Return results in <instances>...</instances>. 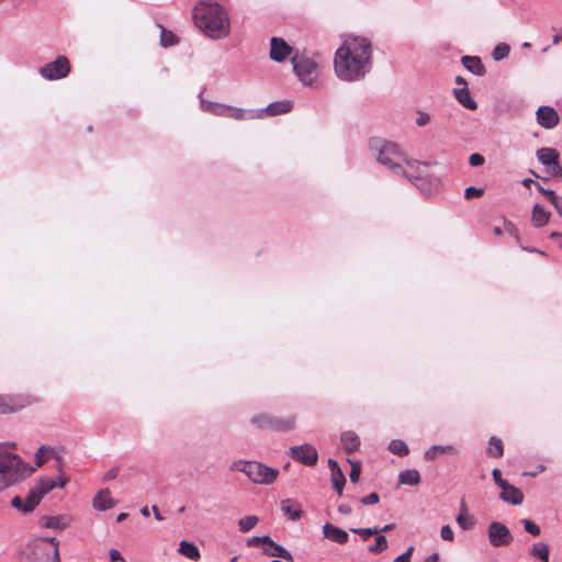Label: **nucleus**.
Here are the masks:
<instances>
[{
	"label": "nucleus",
	"instance_id": "nucleus-49",
	"mask_svg": "<svg viewBox=\"0 0 562 562\" xmlns=\"http://www.w3.org/2000/svg\"><path fill=\"white\" fill-rule=\"evenodd\" d=\"M521 522L524 525L525 530L528 533H530L532 536H539L540 535V532H541L540 527L536 522H533L532 520H530V519H522Z\"/></svg>",
	"mask_w": 562,
	"mask_h": 562
},
{
	"label": "nucleus",
	"instance_id": "nucleus-45",
	"mask_svg": "<svg viewBox=\"0 0 562 562\" xmlns=\"http://www.w3.org/2000/svg\"><path fill=\"white\" fill-rule=\"evenodd\" d=\"M47 454H54V450L52 448H46L44 446L37 449V452L35 453V463L37 467L44 464Z\"/></svg>",
	"mask_w": 562,
	"mask_h": 562
},
{
	"label": "nucleus",
	"instance_id": "nucleus-27",
	"mask_svg": "<svg viewBox=\"0 0 562 562\" xmlns=\"http://www.w3.org/2000/svg\"><path fill=\"white\" fill-rule=\"evenodd\" d=\"M499 498L512 505H520L524 502V493L518 487L510 485L509 490L501 492Z\"/></svg>",
	"mask_w": 562,
	"mask_h": 562
},
{
	"label": "nucleus",
	"instance_id": "nucleus-48",
	"mask_svg": "<svg viewBox=\"0 0 562 562\" xmlns=\"http://www.w3.org/2000/svg\"><path fill=\"white\" fill-rule=\"evenodd\" d=\"M268 537L269 536H261V537L255 536V537L248 538L246 541V544H247V547H250V548L260 547L261 549H263L266 542L268 541Z\"/></svg>",
	"mask_w": 562,
	"mask_h": 562
},
{
	"label": "nucleus",
	"instance_id": "nucleus-5",
	"mask_svg": "<svg viewBox=\"0 0 562 562\" xmlns=\"http://www.w3.org/2000/svg\"><path fill=\"white\" fill-rule=\"evenodd\" d=\"M232 471H238L256 484H271L277 479L279 471L258 461L237 460L231 464Z\"/></svg>",
	"mask_w": 562,
	"mask_h": 562
},
{
	"label": "nucleus",
	"instance_id": "nucleus-42",
	"mask_svg": "<svg viewBox=\"0 0 562 562\" xmlns=\"http://www.w3.org/2000/svg\"><path fill=\"white\" fill-rule=\"evenodd\" d=\"M333 486L339 496L342 495L344 486L346 484V477L342 471L335 472L331 474Z\"/></svg>",
	"mask_w": 562,
	"mask_h": 562
},
{
	"label": "nucleus",
	"instance_id": "nucleus-63",
	"mask_svg": "<svg viewBox=\"0 0 562 562\" xmlns=\"http://www.w3.org/2000/svg\"><path fill=\"white\" fill-rule=\"evenodd\" d=\"M546 199L552 203V201L555 200V198H558V194L553 191V190H548V191H544V194Z\"/></svg>",
	"mask_w": 562,
	"mask_h": 562
},
{
	"label": "nucleus",
	"instance_id": "nucleus-34",
	"mask_svg": "<svg viewBox=\"0 0 562 562\" xmlns=\"http://www.w3.org/2000/svg\"><path fill=\"white\" fill-rule=\"evenodd\" d=\"M227 117H232L235 120H252L260 117V114H258V111L244 110L240 108L231 106V111L228 112Z\"/></svg>",
	"mask_w": 562,
	"mask_h": 562
},
{
	"label": "nucleus",
	"instance_id": "nucleus-20",
	"mask_svg": "<svg viewBox=\"0 0 562 562\" xmlns=\"http://www.w3.org/2000/svg\"><path fill=\"white\" fill-rule=\"evenodd\" d=\"M340 441L346 453H352L360 447L359 436L351 430H346L340 435Z\"/></svg>",
	"mask_w": 562,
	"mask_h": 562
},
{
	"label": "nucleus",
	"instance_id": "nucleus-56",
	"mask_svg": "<svg viewBox=\"0 0 562 562\" xmlns=\"http://www.w3.org/2000/svg\"><path fill=\"white\" fill-rule=\"evenodd\" d=\"M11 505H12L15 509H18V510H20V512L24 513V509H23V508H25V501H24L22 497H20V496H14V497L11 499Z\"/></svg>",
	"mask_w": 562,
	"mask_h": 562
},
{
	"label": "nucleus",
	"instance_id": "nucleus-54",
	"mask_svg": "<svg viewBox=\"0 0 562 562\" xmlns=\"http://www.w3.org/2000/svg\"><path fill=\"white\" fill-rule=\"evenodd\" d=\"M547 171L553 178H562V166L559 164V160L555 164H553L552 166H550L547 169Z\"/></svg>",
	"mask_w": 562,
	"mask_h": 562
},
{
	"label": "nucleus",
	"instance_id": "nucleus-64",
	"mask_svg": "<svg viewBox=\"0 0 562 562\" xmlns=\"http://www.w3.org/2000/svg\"><path fill=\"white\" fill-rule=\"evenodd\" d=\"M492 476H493V481L494 483H498L501 482V480L503 479L502 477V472L499 469L495 468L493 471H492Z\"/></svg>",
	"mask_w": 562,
	"mask_h": 562
},
{
	"label": "nucleus",
	"instance_id": "nucleus-41",
	"mask_svg": "<svg viewBox=\"0 0 562 562\" xmlns=\"http://www.w3.org/2000/svg\"><path fill=\"white\" fill-rule=\"evenodd\" d=\"M177 43L176 35L171 32L161 27L160 31V45L165 48L173 46Z\"/></svg>",
	"mask_w": 562,
	"mask_h": 562
},
{
	"label": "nucleus",
	"instance_id": "nucleus-30",
	"mask_svg": "<svg viewBox=\"0 0 562 562\" xmlns=\"http://www.w3.org/2000/svg\"><path fill=\"white\" fill-rule=\"evenodd\" d=\"M456 520L460 528L463 530L472 529L475 524V518L472 515L468 514V508L463 501L461 502L460 513L457 516Z\"/></svg>",
	"mask_w": 562,
	"mask_h": 562
},
{
	"label": "nucleus",
	"instance_id": "nucleus-51",
	"mask_svg": "<svg viewBox=\"0 0 562 562\" xmlns=\"http://www.w3.org/2000/svg\"><path fill=\"white\" fill-rule=\"evenodd\" d=\"M440 537L446 541H453L454 533L449 525H445L440 529Z\"/></svg>",
	"mask_w": 562,
	"mask_h": 562
},
{
	"label": "nucleus",
	"instance_id": "nucleus-32",
	"mask_svg": "<svg viewBox=\"0 0 562 562\" xmlns=\"http://www.w3.org/2000/svg\"><path fill=\"white\" fill-rule=\"evenodd\" d=\"M420 482V474L416 469H408L400 472L398 483L404 485H417Z\"/></svg>",
	"mask_w": 562,
	"mask_h": 562
},
{
	"label": "nucleus",
	"instance_id": "nucleus-43",
	"mask_svg": "<svg viewBox=\"0 0 562 562\" xmlns=\"http://www.w3.org/2000/svg\"><path fill=\"white\" fill-rule=\"evenodd\" d=\"M351 532L359 535L363 541H367L371 536L380 533L378 527L372 528H351Z\"/></svg>",
	"mask_w": 562,
	"mask_h": 562
},
{
	"label": "nucleus",
	"instance_id": "nucleus-23",
	"mask_svg": "<svg viewBox=\"0 0 562 562\" xmlns=\"http://www.w3.org/2000/svg\"><path fill=\"white\" fill-rule=\"evenodd\" d=\"M538 160L548 169L559 160V153L554 148L542 147L536 153Z\"/></svg>",
	"mask_w": 562,
	"mask_h": 562
},
{
	"label": "nucleus",
	"instance_id": "nucleus-21",
	"mask_svg": "<svg viewBox=\"0 0 562 562\" xmlns=\"http://www.w3.org/2000/svg\"><path fill=\"white\" fill-rule=\"evenodd\" d=\"M461 63L463 67L469 70L470 72L476 75V76H484L485 75V67L477 56H462Z\"/></svg>",
	"mask_w": 562,
	"mask_h": 562
},
{
	"label": "nucleus",
	"instance_id": "nucleus-10",
	"mask_svg": "<svg viewBox=\"0 0 562 562\" xmlns=\"http://www.w3.org/2000/svg\"><path fill=\"white\" fill-rule=\"evenodd\" d=\"M38 72L46 80H59L70 74V63L65 55H58L54 61L43 65Z\"/></svg>",
	"mask_w": 562,
	"mask_h": 562
},
{
	"label": "nucleus",
	"instance_id": "nucleus-29",
	"mask_svg": "<svg viewBox=\"0 0 562 562\" xmlns=\"http://www.w3.org/2000/svg\"><path fill=\"white\" fill-rule=\"evenodd\" d=\"M457 452V448L452 445H434L425 451L424 458L426 460H435L439 453L456 454Z\"/></svg>",
	"mask_w": 562,
	"mask_h": 562
},
{
	"label": "nucleus",
	"instance_id": "nucleus-22",
	"mask_svg": "<svg viewBox=\"0 0 562 562\" xmlns=\"http://www.w3.org/2000/svg\"><path fill=\"white\" fill-rule=\"evenodd\" d=\"M201 109L205 112H209L211 114L217 115V116H225L227 117L228 112L231 111V105L222 104L218 102L207 101L204 99H201Z\"/></svg>",
	"mask_w": 562,
	"mask_h": 562
},
{
	"label": "nucleus",
	"instance_id": "nucleus-62",
	"mask_svg": "<svg viewBox=\"0 0 562 562\" xmlns=\"http://www.w3.org/2000/svg\"><path fill=\"white\" fill-rule=\"evenodd\" d=\"M337 509L340 514L344 515H349L352 512L351 506H349L348 504H340Z\"/></svg>",
	"mask_w": 562,
	"mask_h": 562
},
{
	"label": "nucleus",
	"instance_id": "nucleus-55",
	"mask_svg": "<svg viewBox=\"0 0 562 562\" xmlns=\"http://www.w3.org/2000/svg\"><path fill=\"white\" fill-rule=\"evenodd\" d=\"M379 499H380L379 495L375 492H373V493L368 494L367 496H363L360 499V503L362 505H374L379 502Z\"/></svg>",
	"mask_w": 562,
	"mask_h": 562
},
{
	"label": "nucleus",
	"instance_id": "nucleus-3",
	"mask_svg": "<svg viewBox=\"0 0 562 562\" xmlns=\"http://www.w3.org/2000/svg\"><path fill=\"white\" fill-rule=\"evenodd\" d=\"M18 454L8 450L7 443H0V492L20 483L33 472Z\"/></svg>",
	"mask_w": 562,
	"mask_h": 562
},
{
	"label": "nucleus",
	"instance_id": "nucleus-53",
	"mask_svg": "<svg viewBox=\"0 0 562 562\" xmlns=\"http://www.w3.org/2000/svg\"><path fill=\"white\" fill-rule=\"evenodd\" d=\"M484 162H485V158L481 154L475 153V154L470 155V157H469V164L472 167L482 166Z\"/></svg>",
	"mask_w": 562,
	"mask_h": 562
},
{
	"label": "nucleus",
	"instance_id": "nucleus-18",
	"mask_svg": "<svg viewBox=\"0 0 562 562\" xmlns=\"http://www.w3.org/2000/svg\"><path fill=\"white\" fill-rule=\"evenodd\" d=\"M293 109V102L290 100H281L276 101L270 104H268L265 109H261L258 111V114H260V117L263 116V114L268 116H276L280 114H285L291 112Z\"/></svg>",
	"mask_w": 562,
	"mask_h": 562
},
{
	"label": "nucleus",
	"instance_id": "nucleus-31",
	"mask_svg": "<svg viewBox=\"0 0 562 562\" xmlns=\"http://www.w3.org/2000/svg\"><path fill=\"white\" fill-rule=\"evenodd\" d=\"M178 551L180 554L192 561H198L201 557L199 548L193 542H189L187 540H182L180 542Z\"/></svg>",
	"mask_w": 562,
	"mask_h": 562
},
{
	"label": "nucleus",
	"instance_id": "nucleus-12",
	"mask_svg": "<svg viewBox=\"0 0 562 562\" xmlns=\"http://www.w3.org/2000/svg\"><path fill=\"white\" fill-rule=\"evenodd\" d=\"M289 454L292 459L303 463L306 467H313L317 463V450L310 443L294 446L289 449Z\"/></svg>",
	"mask_w": 562,
	"mask_h": 562
},
{
	"label": "nucleus",
	"instance_id": "nucleus-39",
	"mask_svg": "<svg viewBox=\"0 0 562 562\" xmlns=\"http://www.w3.org/2000/svg\"><path fill=\"white\" fill-rule=\"evenodd\" d=\"M509 52H510V47L508 44L499 43L494 47V49L492 52V57L494 60L499 61V60L504 59L505 57H507Z\"/></svg>",
	"mask_w": 562,
	"mask_h": 562
},
{
	"label": "nucleus",
	"instance_id": "nucleus-15",
	"mask_svg": "<svg viewBox=\"0 0 562 562\" xmlns=\"http://www.w3.org/2000/svg\"><path fill=\"white\" fill-rule=\"evenodd\" d=\"M536 115L538 124L547 130L553 128L559 124L558 112L549 105L539 106Z\"/></svg>",
	"mask_w": 562,
	"mask_h": 562
},
{
	"label": "nucleus",
	"instance_id": "nucleus-9",
	"mask_svg": "<svg viewBox=\"0 0 562 562\" xmlns=\"http://www.w3.org/2000/svg\"><path fill=\"white\" fill-rule=\"evenodd\" d=\"M293 70L304 86H311L314 81V72L317 63L305 54L296 53L291 58Z\"/></svg>",
	"mask_w": 562,
	"mask_h": 562
},
{
	"label": "nucleus",
	"instance_id": "nucleus-50",
	"mask_svg": "<svg viewBox=\"0 0 562 562\" xmlns=\"http://www.w3.org/2000/svg\"><path fill=\"white\" fill-rule=\"evenodd\" d=\"M484 194V188H476V187H468L464 190V198L467 200L473 199V198H480Z\"/></svg>",
	"mask_w": 562,
	"mask_h": 562
},
{
	"label": "nucleus",
	"instance_id": "nucleus-25",
	"mask_svg": "<svg viewBox=\"0 0 562 562\" xmlns=\"http://www.w3.org/2000/svg\"><path fill=\"white\" fill-rule=\"evenodd\" d=\"M114 501L111 497V493L108 488L101 490L94 497H93V507L98 510H106L111 507H113Z\"/></svg>",
	"mask_w": 562,
	"mask_h": 562
},
{
	"label": "nucleus",
	"instance_id": "nucleus-2",
	"mask_svg": "<svg viewBox=\"0 0 562 562\" xmlns=\"http://www.w3.org/2000/svg\"><path fill=\"white\" fill-rule=\"evenodd\" d=\"M194 24L212 38L225 37L229 32V20L216 2H201L193 9Z\"/></svg>",
	"mask_w": 562,
	"mask_h": 562
},
{
	"label": "nucleus",
	"instance_id": "nucleus-46",
	"mask_svg": "<svg viewBox=\"0 0 562 562\" xmlns=\"http://www.w3.org/2000/svg\"><path fill=\"white\" fill-rule=\"evenodd\" d=\"M348 462L351 464V471L349 474L350 481L352 483H357L359 481L361 473V463L359 461H353L350 459H348Z\"/></svg>",
	"mask_w": 562,
	"mask_h": 562
},
{
	"label": "nucleus",
	"instance_id": "nucleus-8",
	"mask_svg": "<svg viewBox=\"0 0 562 562\" xmlns=\"http://www.w3.org/2000/svg\"><path fill=\"white\" fill-rule=\"evenodd\" d=\"M250 423L258 429H271L276 431H288L295 427V418L293 416L281 418L267 413L254 416Z\"/></svg>",
	"mask_w": 562,
	"mask_h": 562
},
{
	"label": "nucleus",
	"instance_id": "nucleus-26",
	"mask_svg": "<svg viewBox=\"0 0 562 562\" xmlns=\"http://www.w3.org/2000/svg\"><path fill=\"white\" fill-rule=\"evenodd\" d=\"M551 213L546 211L540 204H535L531 213V223L535 227L544 226L550 220Z\"/></svg>",
	"mask_w": 562,
	"mask_h": 562
},
{
	"label": "nucleus",
	"instance_id": "nucleus-58",
	"mask_svg": "<svg viewBox=\"0 0 562 562\" xmlns=\"http://www.w3.org/2000/svg\"><path fill=\"white\" fill-rule=\"evenodd\" d=\"M119 468L114 467V468H111L103 476V480L104 481H112V480H115L119 475Z\"/></svg>",
	"mask_w": 562,
	"mask_h": 562
},
{
	"label": "nucleus",
	"instance_id": "nucleus-17",
	"mask_svg": "<svg viewBox=\"0 0 562 562\" xmlns=\"http://www.w3.org/2000/svg\"><path fill=\"white\" fill-rule=\"evenodd\" d=\"M262 552L267 557L280 558L285 561H293L292 553L281 544L274 542L270 537H268V541L266 542Z\"/></svg>",
	"mask_w": 562,
	"mask_h": 562
},
{
	"label": "nucleus",
	"instance_id": "nucleus-1",
	"mask_svg": "<svg viewBox=\"0 0 562 562\" xmlns=\"http://www.w3.org/2000/svg\"><path fill=\"white\" fill-rule=\"evenodd\" d=\"M372 44L369 38L349 34L336 50L334 70L344 81L363 79L372 68Z\"/></svg>",
	"mask_w": 562,
	"mask_h": 562
},
{
	"label": "nucleus",
	"instance_id": "nucleus-28",
	"mask_svg": "<svg viewBox=\"0 0 562 562\" xmlns=\"http://www.w3.org/2000/svg\"><path fill=\"white\" fill-rule=\"evenodd\" d=\"M281 510L293 521L299 520L302 516L301 506L290 498L281 502Z\"/></svg>",
	"mask_w": 562,
	"mask_h": 562
},
{
	"label": "nucleus",
	"instance_id": "nucleus-13",
	"mask_svg": "<svg viewBox=\"0 0 562 562\" xmlns=\"http://www.w3.org/2000/svg\"><path fill=\"white\" fill-rule=\"evenodd\" d=\"M30 404L24 395H0V414L15 413Z\"/></svg>",
	"mask_w": 562,
	"mask_h": 562
},
{
	"label": "nucleus",
	"instance_id": "nucleus-47",
	"mask_svg": "<svg viewBox=\"0 0 562 562\" xmlns=\"http://www.w3.org/2000/svg\"><path fill=\"white\" fill-rule=\"evenodd\" d=\"M504 231L506 233H508L512 237H514L516 239V241L519 244V241H520L519 231L513 222L504 218Z\"/></svg>",
	"mask_w": 562,
	"mask_h": 562
},
{
	"label": "nucleus",
	"instance_id": "nucleus-57",
	"mask_svg": "<svg viewBox=\"0 0 562 562\" xmlns=\"http://www.w3.org/2000/svg\"><path fill=\"white\" fill-rule=\"evenodd\" d=\"M430 121V116L426 112L418 111V117L416 119V124L418 126H424Z\"/></svg>",
	"mask_w": 562,
	"mask_h": 562
},
{
	"label": "nucleus",
	"instance_id": "nucleus-24",
	"mask_svg": "<svg viewBox=\"0 0 562 562\" xmlns=\"http://www.w3.org/2000/svg\"><path fill=\"white\" fill-rule=\"evenodd\" d=\"M457 101L468 110H476L477 103L472 99L468 87L453 89Z\"/></svg>",
	"mask_w": 562,
	"mask_h": 562
},
{
	"label": "nucleus",
	"instance_id": "nucleus-37",
	"mask_svg": "<svg viewBox=\"0 0 562 562\" xmlns=\"http://www.w3.org/2000/svg\"><path fill=\"white\" fill-rule=\"evenodd\" d=\"M549 547L543 542H538L532 546L531 554L542 562H549Z\"/></svg>",
	"mask_w": 562,
	"mask_h": 562
},
{
	"label": "nucleus",
	"instance_id": "nucleus-35",
	"mask_svg": "<svg viewBox=\"0 0 562 562\" xmlns=\"http://www.w3.org/2000/svg\"><path fill=\"white\" fill-rule=\"evenodd\" d=\"M487 453L494 458H501L504 454L503 441L492 436L488 440Z\"/></svg>",
	"mask_w": 562,
	"mask_h": 562
},
{
	"label": "nucleus",
	"instance_id": "nucleus-4",
	"mask_svg": "<svg viewBox=\"0 0 562 562\" xmlns=\"http://www.w3.org/2000/svg\"><path fill=\"white\" fill-rule=\"evenodd\" d=\"M369 148L380 165L395 175L402 171V164L406 160V155L395 143L381 137H373L369 140Z\"/></svg>",
	"mask_w": 562,
	"mask_h": 562
},
{
	"label": "nucleus",
	"instance_id": "nucleus-19",
	"mask_svg": "<svg viewBox=\"0 0 562 562\" xmlns=\"http://www.w3.org/2000/svg\"><path fill=\"white\" fill-rule=\"evenodd\" d=\"M324 538L334 541L338 544H345L349 540V535L346 530L326 522L323 528Z\"/></svg>",
	"mask_w": 562,
	"mask_h": 562
},
{
	"label": "nucleus",
	"instance_id": "nucleus-44",
	"mask_svg": "<svg viewBox=\"0 0 562 562\" xmlns=\"http://www.w3.org/2000/svg\"><path fill=\"white\" fill-rule=\"evenodd\" d=\"M412 182L424 194L430 193L431 187H432V182H431L429 173H427L425 177H423V180H416V181H412Z\"/></svg>",
	"mask_w": 562,
	"mask_h": 562
},
{
	"label": "nucleus",
	"instance_id": "nucleus-61",
	"mask_svg": "<svg viewBox=\"0 0 562 562\" xmlns=\"http://www.w3.org/2000/svg\"><path fill=\"white\" fill-rule=\"evenodd\" d=\"M328 467L330 469L331 474H334L335 472L341 471L338 462L334 459H328Z\"/></svg>",
	"mask_w": 562,
	"mask_h": 562
},
{
	"label": "nucleus",
	"instance_id": "nucleus-11",
	"mask_svg": "<svg viewBox=\"0 0 562 562\" xmlns=\"http://www.w3.org/2000/svg\"><path fill=\"white\" fill-rule=\"evenodd\" d=\"M487 536L491 546L494 548L508 546L513 541L510 530L499 521H492L488 525Z\"/></svg>",
	"mask_w": 562,
	"mask_h": 562
},
{
	"label": "nucleus",
	"instance_id": "nucleus-40",
	"mask_svg": "<svg viewBox=\"0 0 562 562\" xmlns=\"http://www.w3.org/2000/svg\"><path fill=\"white\" fill-rule=\"evenodd\" d=\"M259 519L257 516H246L238 521V527L241 532L250 531L257 524Z\"/></svg>",
	"mask_w": 562,
	"mask_h": 562
},
{
	"label": "nucleus",
	"instance_id": "nucleus-59",
	"mask_svg": "<svg viewBox=\"0 0 562 562\" xmlns=\"http://www.w3.org/2000/svg\"><path fill=\"white\" fill-rule=\"evenodd\" d=\"M109 558L111 562L123 561L121 553L116 549H111L109 551Z\"/></svg>",
	"mask_w": 562,
	"mask_h": 562
},
{
	"label": "nucleus",
	"instance_id": "nucleus-14",
	"mask_svg": "<svg viewBox=\"0 0 562 562\" xmlns=\"http://www.w3.org/2000/svg\"><path fill=\"white\" fill-rule=\"evenodd\" d=\"M292 47L280 37H272L270 41L269 56L277 63L284 61L291 54Z\"/></svg>",
	"mask_w": 562,
	"mask_h": 562
},
{
	"label": "nucleus",
	"instance_id": "nucleus-33",
	"mask_svg": "<svg viewBox=\"0 0 562 562\" xmlns=\"http://www.w3.org/2000/svg\"><path fill=\"white\" fill-rule=\"evenodd\" d=\"M69 518L66 516H49L45 518L43 526L45 528L63 530L69 526Z\"/></svg>",
	"mask_w": 562,
	"mask_h": 562
},
{
	"label": "nucleus",
	"instance_id": "nucleus-7",
	"mask_svg": "<svg viewBox=\"0 0 562 562\" xmlns=\"http://www.w3.org/2000/svg\"><path fill=\"white\" fill-rule=\"evenodd\" d=\"M58 547L59 541L54 537L36 538L30 544L27 562H60Z\"/></svg>",
	"mask_w": 562,
	"mask_h": 562
},
{
	"label": "nucleus",
	"instance_id": "nucleus-52",
	"mask_svg": "<svg viewBox=\"0 0 562 562\" xmlns=\"http://www.w3.org/2000/svg\"><path fill=\"white\" fill-rule=\"evenodd\" d=\"M414 552V547L411 546L406 549L405 552H403L402 554H400L398 557H396L393 562H411V559H412V554Z\"/></svg>",
	"mask_w": 562,
	"mask_h": 562
},
{
	"label": "nucleus",
	"instance_id": "nucleus-36",
	"mask_svg": "<svg viewBox=\"0 0 562 562\" xmlns=\"http://www.w3.org/2000/svg\"><path fill=\"white\" fill-rule=\"evenodd\" d=\"M387 449L398 457H405L409 453L407 445L401 439L391 440Z\"/></svg>",
	"mask_w": 562,
	"mask_h": 562
},
{
	"label": "nucleus",
	"instance_id": "nucleus-6",
	"mask_svg": "<svg viewBox=\"0 0 562 562\" xmlns=\"http://www.w3.org/2000/svg\"><path fill=\"white\" fill-rule=\"evenodd\" d=\"M69 482V477L61 476L58 479L41 477L36 484L29 491L25 496L24 514L31 513L40 504L42 498L55 487L63 488Z\"/></svg>",
	"mask_w": 562,
	"mask_h": 562
},
{
	"label": "nucleus",
	"instance_id": "nucleus-38",
	"mask_svg": "<svg viewBox=\"0 0 562 562\" xmlns=\"http://www.w3.org/2000/svg\"><path fill=\"white\" fill-rule=\"evenodd\" d=\"M375 536V542L368 547V551L373 554H380L387 549V539L380 533Z\"/></svg>",
	"mask_w": 562,
	"mask_h": 562
},
{
	"label": "nucleus",
	"instance_id": "nucleus-60",
	"mask_svg": "<svg viewBox=\"0 0 562 562\" xmlns=\"http://www.w3.org/2000/svg\"><path fill=\"white\" fill-rule=\"evenodd\" d=\"M551 204L554 206L557 213L562 217V196L558 195Z\"/></svg>",
	"mask_w": 562,
	"mask_h": 562
},
{
	"label": "nucleus",
	"instance_id": "nucleus-16",
	"mask_svg": "<svg viewBox=\"0 0 562 562\" xmlns=\"http://www.w3.org/2000/svg\"><path fill=\"white\" fill-rule=\"evenodd\" d=\"M404 162L411 168V171H406L402 167V171H400L398 175L403 176L409 181L423 180V177H425L428 173L426 169V164H422L414 159H408L407 157L406 160H404Z\"/></svg>",
	"mask_w": 562,
	"mask_h": 562
}]
</instances>
